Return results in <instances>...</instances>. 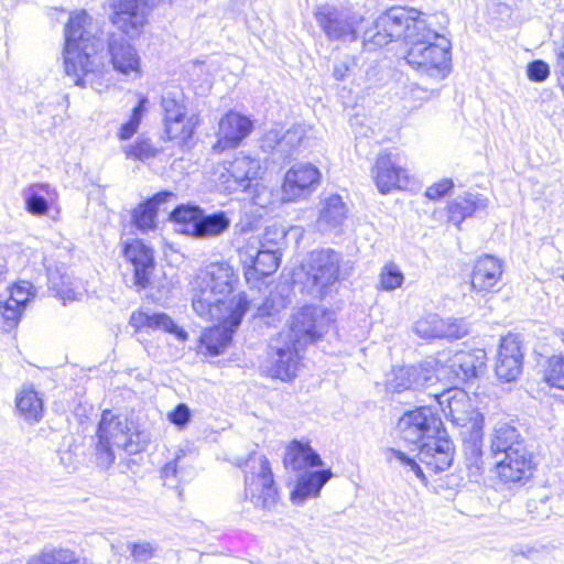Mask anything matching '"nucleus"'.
Instances as JSON below:
<instances>
[{
	"label": "nucleus",
	"mask_w": 564,
	"mask_h": 564,
	"mask_svg": "<svg viewBox=\"0 0 564 564\" xmlns=\"http://www.w3.org/2000/svg\"><path fill=\"white\" fill-rule=\"evenodd\" d=\"M432 376H425V383ZM425 384V467L434 473L447 469L454 459V444L444 429L442 416L466 431L482 427L484 415L474 408L466 392L444 388L427 391Z\"/></svg>",
	"instance_id": "obj_1"
},
{
	"label": "nucleus",
	"mask_w": 564,
	"mask_h": 564,
	"mask_svg": "<svg viewBox=\"0 0 564 564\" xmlns=\"http://www.w3.org/2000/svg\"><path fill=\"white\" fill-rule=\"evenodd\" d=\"M64 68L76 86H94L104 69V42L95 35L86 11L74 13L65 26Z\"/></svg>",
	"instance_id": "obj_2"
},
{
	"label": "nucleus",
	"mask_w": 564,
	"mask_h": 564,
	"mask_svg": "<svg viewBox=\"0 0 564 564\" xmlns=\"http://www.w3.org/2000/svg\"><path fill=\"white\" fill-rule=\"evenodd\" d=\"M237 274L226 261L213 262L200 271L193 282L192 306L205 319H221L231 300L227 297L234 290Z\"/></svg>",
	"instance_id": "obj_3"
},
{
	"label": "nucleus",
	"mask_w": 564,
	"mask_h": 564,
	"mask_svg": "<svg viewBox=\"0 0 564 564\" xmlns=\"http://www.w3.org/2000/svg\"><path fill=\"white\" fill-rule=\"evenodd\" d=\"M150 437L145 431H141L126 417L115 415L106 410L101 414L97 430V443L95 456L97 465L101 468H109L115 459L113 448H121L128 454L142 452Z\"/></svg>",
	"instance_id": "obj_4"
},
{
	"label": "nucleus",
	"mask_w": 564,
	"mask_h": 564,
	"mask_svg": "<svg viewBox=\"0 0 564 564\" xmlns=\"http://www.w3.org/2000/svg\"><path fill=\"white\" fill-rule=\"evenodd\" d=\"M284 465L297 474L295 488L291 492V500L295 505H302L306 499L317 497L332 477L329 469L311 470L323 465V462L307 443L296 440L288 447Z\"/></svg>",
	"instance_id": "obj_5"
},
{
	"label": "nucleus",
	"mask_w": 564,
	"mask_h": 564,
	"mask_svg": "<svg viewBox=\"0 0 564 564\" xmlns=\"http://www.w3.org/2000/svg\"><path fill=\"white\" fill-rule=\"evenodd\" d=\"M302 268L307 292L324 299L338 291L340 280L351 273L352 263L344 261L343 254L332 248H321L310 252Z\"/></svg>",
	"instance_id": "obj_6"
},
{
	"label": "nucleus",
	"mask_w": 564,
	"mask_h": 564,
	"mask_svg": "<svg viewBox=\"0 0 564 564\" xmlns=\"http://www.w3.org/2000/svg\"><path fill=\"white\" fill-rule=\"evenodd\" d=\"M486 360L484 349L452 354L446 349L435 351L431 344L425 343V375L433 371L438 381H470L482 372Z\"/></svg>",
	"instance_id": "obj_7"
},
{
	"label": "nucleus",
	"mask_w": 564,
	"mask_h": 564,
	"mask_svg": "<svg viewBox=\"0 0 564 564\" xmlns=\"http://www.w3.org/2000/svg\"><path fill=\"white\" fill-rule=\"evenodd\" d=\"M235 465L243 469L246 496L256 507L271 509L279 494L268 458L252 452L247 458H237Z\"/></svg>",
	"instance_id": "obj_8"
},
{
	"label": "nucleus",
	"mask_w": 564,
	"mask_h": 564,
	"mask_svg": "<svg viewBox=\"0 0 564 564\" xmlns=\"http://www.w3.org/2000/svg\"><path fill=\"white\" fill-rule=\"evenodd\" d=\"M248 308L249 301L245 294L234 296L230 307H226L225 317L216 319L221 324L210 327L203 333L200 344L212 356H218L224 352Z\"/></svg>",
	"instance_id": "obj_9"
},
{
	"label": "nucleus",
	"mask_w": 564,
	"mask_h": 564,
	"mask_svg": "<svg viewBox=\"0 0 564 564\" xmlns=\"http://www.w3.org/2000/svg\"><path fill=\"white\" fill-rule=\"evenodd\" d=\"M398 430L405 443L414 445L413 452H416V454L411 455L389 447L386 449L387 460L391 462L392 458H397L402 465L409 467L416 477L423 478V470L416 462L423 451V406L405 412L398 422Z\"/></svg>",
	"instance_id": "obj_10"
},
{
	"label": "nucleus",
	"mask_w": 564,
	"mask_h": 564,
	"mask_svg": "<svg viewBox=\"0 0 564 564\" xmlns=\"http://www.w3.org/2000/svg\"><path fill=\"white\" fill-rule=\"evenodd\" d=\"M156 0H111L110 21L130 39L138 37Z\"/></svg>",
	"instance_id": "obj_11"
},
{
	"label": "nucleus",
	"mask_w": 564,
	"mask_h": 564,
	"mask_svg": "<svg viewBox=\"0 0 564 564\" xmlns=\"http://www.w3.org/2000/svg\"><path fill=\"white\" fill-rule=\"evenodd\" d=\"M452 43L445 34L425 28V82L444 80L452 72ZM429 88L425 86V91Z\"/></svg>",
	"instance_id": "obj_12"
},
{
	"label": "nucleus",
	"mask_w": 564,
	"mask_h": 564,
	"mask_svg": "<svg viewBox=\"0 0 564 564\" xmlns=\"http://www.w3.org/2000/svg\"><path fill=\"white\" fill-rule=\"evenodd\" d=\"M301 347L290 340V335L278 334L269 344L268 360L269 372L272 377L283 381L292 380L300 369Z\"/></svg>",
	"instance_id": "obj_13"
},
{
	"label": "nucleus",
	"mask_w": 564,
	"mask_h": 564,
	"mask_svg": "<svg viewBox=\"0 0 564 564\" xmlns=\"http://www.w3.org/2000/svg\"><path fill=\"white\" fill-rule=\"evenodd\" d=\"M315 18L329 40L352 42L357 39L356 28L359 21L349 12L337 10L330 6H322L317 8Z\"/></svg>",
	"instance_id": "obj_14"
},
{
	"label": "nucleus",
	"mask_w": 564,
	"mask_h": 564,
	"mask_svg": "<svg viewBox=\"0 0 564 564\" xmlns=\"http://www.w3.org/2000/svg\"><path fill=\"white\" fill-rule=\"evenodd\" d=\"M307 143V130L295 124L282 132L280 129L268 131L261 139V149L268 153L279 154L282 159L297 155Z\"/></svg>",
	"instance_id": "obj_15"
},
{
	"label": "nucleus",
	"mask_w": 564,
	"mask_h": 564,
	"mask_svg": "<svg viewBox=\"0 0 564 564\" xmlns=\"http://www.w3.org/2000/svg\"><path fill=\"white\" fill-rule=\"evenodd\" d=\"M421 12L414 8H391L376 20V29L389 31L397 39L410 42L419 35Z\"/></svg>",
	"instance_id": "obj_16"
},
{
	"label": "nucleus",
	"mask_w": 564,
	"mask_h": 564,
	"mask_svg": "<svg viewBox=\"0 0 564 564\" xmlns=\"http://www.w3.org/2000/svg\"><path fill=\"white\" fill-rule=\"evenodd\" d=\"M321 172L311 163H299L292 166L284 176L283 198L293 202L308 196L318 185Z\"/></svg>",
	"instance_id": "obj_17"
},
{
	"label": "nucleus",
	"mask_w": 564,
	"mask_h": 564,
	"mask_svg": "<svg viewBox=\"0 0 564 564\" xmlns=\"http://www.w3.org/2000/svg\"><path fill=\"white\" fill-rule=\"evenodd\" d=\"M318 317L324 318L317 307L304 306L293 315L290 328L280 334L290 335V340L303 348L322 336L324 325Z\"/></svg>",
	"instance_id": "obj_18"
},
{
	"label": "nucleus",
	"mask_w": 564,
	"mask_h": 564,
	"mask_svg": "<svg viewBox=\"0 0 564 564\" xmlns=\"http://www.w3.org/2000/svg\"><path fill=\"white\" fill-rule=\"evenodd\" d=\"M252 128V121L248 117L234 111L226 113L219 121L218 139L213 151L220 153L238 147L251 133Z\"/></svg>",
	"instance_id": "obj_19"
},
{
	"label": "nucleus",
	"mask_w": 564,
	"mask_h": 564,
	"mask_svg": "<svg viewBox=\"0 0 564 564\" xmlns=\"http://www.w3.org/2000/svg\"><path fill=\"white\" fill-rule=\"evenodd\" d=\"M523 352L519 337L509 334L501 338L496 361V376L505 382L514 381L522 370Z\"/></svg>",
	"instance_id": "obj_20"
},
{
	"label": "nucleus",
	"mask_w": 564,
	"mask_h": 564,
	"mask_svg": "<svg viewBox=\"0 0 564 564\" xmlns=\"http://www.w3.org/2000/svg\"><path fill=\"white\" fill-rule=\"evenodd\" d=\"M533 470L532 454L525 446H518L497 460L496 473L505 484L529 479Z\"/></svg>",
	"instance_id": "obj_21"
},
{
	"label": "nucleus",
	"mask_w": 564,
	"mask_h": 564,
	"mask_svg": "<svg viewBox=\"0 0 564 564\" xmlns=\"http://www.w3.org/2000/svg\"><path fill=\"white\" fill-rule=\"evenodd\" d=\"M224 169L225 172L220 174L219 180L229 192L247 191L261 171L259 160L245 155L228 162V166Z\"/></svg>",
	"instance_id": "obj_22"
},
{
	"label": "nucleus",
	"mask_w": 564,
	"mask_h": 564,
	"mask_svg": "<svg viewBox=\"0 0 564 564\" xmlns=\"http://www.w3.org/2000/svg\"><path fill=\"white\" fill-rule=\"evenodd\" d=\"M348 218V207L338 194L321 199L315 227L323 235H339Z\"/></svg>",
	"instance_id": "obj_23"
},
{
	"label": "nucleus",
	"mask_w": 564,
	"mask_h": 564,
	"mask_svg": "<svg viewBox=\"0 0 564 564\" xmlns=\"http://www.w3.org/2000/svg\"><path fill=\"white\" fill-rule=\"evenodd\" d=\"M488 206V199L477 193H465L454 198L445 210L434 212L433 216L440 220H446L460 226V224L476 213L482 212Z\"/></svg>",
	"instance_id": "obj_24"
},
{
	"label": "nucleus",
	"mask_w": 564,
	"mask_h": 564,
	"mask_svg": "<svg viewBox=\"0 0 564 564\" xmlns=\"http://www.w3.org/2000/svg\"><path fill=\"white\" fill-rule=\"evenodd\" d=\"M124 256L133 267L134 284L141 289L150 286L155 264L153 250L143 241L135 239L126 245Z\"/></svg>",
	"instance_id": "obj_25"
},
{
	"label": "nucleus",
	"mask_w": 564,
	"mask_h": 564,
	"mask_svg": "<svg viewBox=\"0 0 564 564\" xmlns=\"http://www.w3.org/2000/svg\"><path fill=\"white\" fill-rule=\"evenodd\" d=\"M372 175L380 193L387 194L392 189L402 188L408 184L406 171L403 170L391 154L382 152L378 155Z\"/></svg>",
	"instance_id": "obj_26"
},
{
	"label": "nucleus",
	"mask_w": 564,
	"mask_h": 564,
	"mask_svg": "<svg viewBox=\"0 0 564 564\" xmlns=\"http://www.w3.org/2000/svg\"><path fill=\"white\" fill-rule=\"evenodd\" d=\"M502 275L501 261L492 256L479 257L471 273V288L477 293H489L497 290Z\"/></svg>",
	"instance_id": "obj_27"
},
{
	"label": "nucleus",
	"mask_w": 564,
	"mask_h": 564,
	"mask_svg": "<svg viewBox=\"0 0 564 564\" xmlns=\"http://www.w3.org/2000/svg\"><path fill=\"white\" fill-rule=\"evenodd\" d=\"M108 51L116 70L124 75L140 74V57L135 48L122 36L112 34L109 37Z\"/></svg>",
	"instance_id": "obj_28"
},
{
	"label": "nucleus",
	"mask_w": 564,
	"mask_h": 564,
	"mask_svg": "<svg viewBox=\"0 0 564 564\" xmlns=\"http://www.w3.org/2000/svg\"><path fill=\"white\" fill-rule=\"evenodd\" d=\"M129 324L135 329L163 330L174 334L181 341H185L188 337L187 333L174 323V321L165 313H148L143 311L133 312L130 316Z\"/></svg>",
	"instance_id": "obj_29"
},
{
	"label": "nucleus",
	"mask_w": 564,
	"mask_h": 564,
	"mask_svg": "<svg viewBox=\"0 0 564 564\" xmlns=\"http://www.w3.org/2000/svg\"><path fill=\"white\" fill-rule=\"evenodd\" d=\"M44 265L47 271L48 286L55 292V295L64 303L78 300L80 293L77 291L75 281L68 274L65 264L56 263L53 265L48 259L44 258Z\"/></svg>",
	"instance_id": "obj_30"
},
{
	"label": "nucleus",
	"mask_w": 564,
	"mask_h": 564,
	"mask_svg": "<svg viewBox=\"0 0 564 564\" xmlns=\"http://www.w3.org/2000/svg\"><path fill=\"white\" fill-rule=\"evenodd\" d=\"M15 408L20 417L29 424L40 422L44 415V401L32 384H24L15 395Z\"/></svg>",
	"instance_id": "obj_31"
},
{
	"label": "nucleus",
	"mask_w": 564,
	"mask_h": 564,
	"mask_svg": "<svg viewBox=\"0 0 564 564\" xmlns=\"http://www.w3.org/2000/svg\"><path fill=\"white\" fill-rule=\"evenodd\" d=\"M467 333L468 326L462 318L443 319L436 314H431L425 318V338L458 339Z\"/></svg>",
	"instance_id": "obj_32"
},
{
	"label": "nucleus",
	"mask_w": 564,
	"mask_h": 564,
	"mask_svg": "<svg viewBox=\"0 0 564 564\" xmlns=\"http://www.w3.org/2000/svg\"><path fill=\"white\" fill-rule=\"evenodd\" d=\"M25 209L33 216H44L50 205L57 198V193L48 184L36 183L24 191Z\"/></svg>",
	"instance_id": "obj_33"
},
{
	"label": "nucleus",
	"mask_w": 564,
	"mask_h": 564,
	"mask_svg": "<svg viewBox=\"0 0 564 564\" xmlns=\"http://www.w3.org/2000/svg\"><path fill=\"white\" fill-rule=\"evenodd\" d=\"M230 226V219L226 213L217 212L206 215L202 209L196 223L192 225V236L196 238L216 237L226 231Z\"/></svg>",
	"instance_id": "obj_34"
},
{
	"label": "nucleus",
	"mask_w": 564,
	"mask_h": 564,
	"mask_svg": "<svg viewBox=\"0 0 564 564\" xmlns=\"http://www.w3.org/2000/svg\"><path fill=\"white\" fill-rule=\"evenodd\" d=\"M525 446L516 427L508 423H499L494 429L491 436V451L497 456L506 455V452H512L516 447Z\"/></svg>",
	"instance_id": "obj_35"
},
{
	"label": "nucleus",
	"mask_w": 564,
	"mask_h": 564,
	"mask_svg": "<svg viewBox=\"0 0 564 564\" xmlns=\"http://www.w3.org/2000/svg\"><path fill=\"white\" fill-rule=\"evenodd\" d=\"M281 252L279 248L265 247L254 256V261L245 272L247 279L267 276L276 271L280 265Z\"/></svg>",
	"instance_id": "obj_36"
},
{
	"label": "nucleus",
	"mask_w": 564,
	"mask_h": 564,
	"mask_svg": "<svg viewBox=\"0 0 564 564\" xmlns=\"http://www.w3.org/2000/svg\"><path fill=\"white\" fill-rule=\"evenodd\" d=\"M163 124L166 138L171 141L175 140L178 144L184 145L194 135L195 129L198 124V116L193 113L184 118L165 121Z\"/></svg>",
	"instance_id": "obj_37"
},
{
	"label": "nucleus",
	"mask_w": 564,
	"mask_h": 564,
	"mask_svg": "<svg viewBox=\"0 0 564 564\" xmlns=\"http://www.w3.org/2000/svg\"><path fill=\"white\" fill-rule=\"evenodd\" d=\"M463 441L466 464L478 471L482 466V427L463 432Z\"/></svg>",
	"instance_id": "obj_38"
},
{
	"label": "nucleus",
	"mask_w": 564,
	"mask_h": 564,
	"mask_svg": "<svg viewBox=\"0 0 564 564\" xmlns=\"http://www.w3.org/2000/svg\"><path fill=\"white\" fill-rule=\"evenodd\" d=\"M416 369L414 367H395L387 375L386 389L392 393H400L409 390L415 378Z\"/></svg>",
	"instance_id": "obj_39"
},
{
	"label": "nucleus",
	"mask_w": 564,
	"mask_h": 564,
	"mask_svg": "<svg viewBox=\"0 0 564 564\" xmlns=\"http://www.w3.org/2000/svg\"><path fill=\"white\" fill-rule=\"evenodd\" d=\"M163 122L187 117L185 96L182 90H170L162 96Z\"/></svg>",
	"instance_id": "obj_40"
},
{
	"label": "nucleus",
	"mask_w": 564,
	"mask_h": 564,
	"mask_svg": "<svg viewBox=\"0 0 564 564\" xmlns=\"http://www.w3.org/2000/svg\"><path fill=\"white\" fill-rule=\"evenodd\" d=\"M28 564H78V558L68 549H52L32 556Z\"/></svg>",
	"instance_id": "obj_41"
},
{
	"label": "nucleus",
	"mask_w": 564,
	"mask_h": 564,
	"mask_svg": "<svg viewBox=\"0 0 564 564\" xmlns=\"http://www.w3.org/2000/svg\"><path fill=\"white\" fill-rule=\"evenodd\" d=\"M156 214L158 210L145 200L133 209L132 223L141 232H147L155 228Z\"/></svg>",
	"instance_id": "obj_42"
},
{
	"label": "nucleus",
	"mask_w": 564,
	"mask_h": 564,
	"mask_svg": "<svg viewBox=\"0 0 564 564\" xmlns=\"http://www.w3.org/2000/svg\"><path fill=\"white\" fill-rule=\"evenodd\" d=\"M202 209L195 205H180L171 213V219L183 225L182 231L192 235V225L196 223Z\"/></svg>",
	"instance_id": "obj_43"
},
{
	"label": "nucleus",
	"mask_w": 564,
	"mask_h": 564,
	"mask_svg": "<svg viewBox=\"0 0 564 564\" xmlns=\"http://www.w3.org/2000/svg\"><path fill=\"white\" fill-rule=\"evenodd\" d=\"M35 296V289L32 283L21 281L17 283L10 291V296L7 300L11 305L17 306L19 310L24 311L28 303Z\"/></svg>",
	"instance_id": "obj_44"
},
{
	"label": "nucleus",
	"mask_w": 564,
	"mask_h": 564,
	"mask_svg": "<svg viewBox=\"0 0 564 564\" xmlns=\"http://www.w3.org/2000/svg\"><path fill=\"white\" fill-rule=\"evenodd\" d=\"M145 104L147 99L142 98L139 101V104L132 109L130 119L121 124L118 131V137L120 140H129L137 132L141 123L142 117L145 112Z\"/></svg>",
	"instance_id": "obj_45"
},
{
	"label": "nucleus",
	"mask_w": 564,
	"mask_h": 564,
	"mask_svg": "<svg viewBox=\"0 0 564 564\" xmlns=\"http://www.w3.org/2000/svg\"><path fill=\"white\" fill-rule=\"evenodd\" d=\"M23 311L11 305L8 301H0V332L8 333L14 329L22 316Z\"/></svg>",
	"instance_id": "obj_46"
},
{
	"label": "nucleus",
	"mask_w": 564,
	"mask_h": 564,
	"mask_svg": "<svg viewBox=\"0 0 564 564\" xmlns=\"http://www.w3.org/2000/svg\"><path fill=\"white\" fill-rule=\"evenodd\" d=\"M265 245L267 239L262 241L258 237L251 236L246 240L245 245L239 247V258L241 263L243 264L245 272L254 261V256H258V253H260V251L265 247Z\"/></svg>",
	"instance_id": "obj_47"
},
{
	"label": "nucleus",
	"mask_w": 564,
	"mask_h": 564,
	"mask_svg": "<svg viewBox=\"0 0 564 564\" xmlns=\"http://www.w3.org/2000/svg\"><path fill=\"white\" fill-rule=\"evenodd\" d=\"M127 158L135 160H145L156 154V149L149 139L138 138L132 144L123 148Z\"/></svg>",
	"instance_id": "obj_48"
},
{
	"label": "nucleus",
	"mask_w": 564,
	"mask_h": 564,
	"mask_svg": "<svg viewBox=\"0 0 564 564\" xmlns=\"http://www.w3.org/2000/svg\"><path fill=\"white\" fill-rule=\"evenodd\" d=\"M545 380L551 386L564 390V356H553L549 359Z\"/></svg>",
	"instance_id": "obj_49"
},
{
	"label": "nucleus",
	"mask_w": 564,
	"mask_h": 564,
	"mask_svg": "<svg viewBox=\"0 0 564 564\" xmlns=\"http://www.w3.org/2000/svg\"><path fill=\"white\" fill-rule=\"evenodd\" d=\"M181 457L167 462L161 469V477L164 485L171 488L177 487L178 482L185 480V471L180 466Z\"/></svg>",
	"instance_id": "obj_50"
},
{
	"label": "nucleus",
	"mask_w": 564,
	"mask_h": 564,
	"mask_svg": "<svg viewBox=\"0 0 564 564\" xmlns=\"http://www.w3.org/2000/svg\"><path fill=\"white\" fill-rule=\"evenodd\" d=\"M403 282V274L400 269L393 263L383 265L380 272V286L386 291H392L401 286Z\"/></svg>",
	"instance_id": "obj_51"
},
{
	"label": "nucleus",
	"mask_w": 564,
	"mask_h": 564,
	"mask_svg": "<svg viewBox=\"0 0 564 564\" xmlns=\"http://www.w3.org/2000/svg\"><path fill=\"white\" fill-rule=\"evenodd\" d=\"M126 547L138 563H144L152 558L156 551V546L148 541L128 542Z\"/></svg>",
	"instance_id": "obj_52"
},
{
	"label": "nucleus",
	"mask_w": 564,
	"mask_h": 564,
	"mask_svg": "<svg viewBox=\"0 0 564 564\" xmlns=\"http://www.w3.org/2000/svg\"><path fill=\"white\" fill-rule=\"evenodd\" d=\"M411 46L408 50L405 59L410 66L419 69L423 65V41L420 34L406 42Z\"/></svg>",
	"instance_id": "obj_53"
},
{
	"label": "nucleus",
	"mask_w": 564,
	"mask_h": 564,
	"mask_svg": "<svg viewBox=\"0 0 564 564\" xmlns=\"http://www.w3.org/2000/svg\"><path fill=\"white\" fill-rule=\"evenodd\" d=\"M191 416H192L191 409L185 403H178L167 414L169 421L180 429H183L188 424V422L191 421Z\"/></svg>",
	"instance_id": "obj_54"
},
{
	"label": "nucleus",
	"mask_w": 564,
	"mask_h": 564,
	"mask_svg": "<svg viewBox=\"0 0 564 564\" xmlns=\"http://www.w3.org/2000/svg\"><path fill=\"white\" fill-rule=\"evenodd\" d=\"M527 76L532 82H544L550 76V67L544 61H533L527 66Z\"/></svg>",
	"instance_id": "obj_55"
},
{
	"label": "nucleus",
	"mask_w": 564,
	"mask_h": 564,
	"mask_svg": "<svg viewBox=\"0 0 564 564\" xmlns=\"http://www.w3.org/2000/svg\"><path fill=\"white\" fill-rule=\"evenodd\" d=\"M454 183L451 178H443L440 182L429 186L425 189V197L437 199L445 196L453 188Z\"/></svg>",
	"instance_id": "obj_56"
},
{
	"label": "nucleus",
	"mask_w": 564,
	"mask_h": 564,
	"mask_svg": "<svg viewBox=\"0 0 564 564\" xmlns=\"http://www.w3.org/2000/svg\"><path fill=\"white\" fill-rule=\"evenodd\" d=\"M176 195L173 192L170 191H162L153 195L150 199L147 202L154 207L156 210L161 204H164L166 202H170L172 199H175Z\"/></svg>",
	"instance_id": "obj_57"
},
{
	"label": "nucleus",
	"mask_w": 564,
	"mask_h": 564,
	"mask_svg": "<svg viewBox=\"0 0 564 564\" xmlns=\"http://www.w3.org/2000/svg\"><path fill=\"white\" fill-rule=\"evenodd\" d=\"M376 30H377V32L370 36V39L375 45L383 46V45L389 44L392 41L398 40L397 36L390 35L389 31H383V30H379V29H376Z\"/></svg>",
	"instance_id": "obj_58"
},
{
	"label": "nucleus",
	"mask_w": 564,
	"mask_h": 564,
	"mask_svg": "<svg viewBox=\"0 0 564 564\" xmlns=\"http://www.w3.org/2000/svg\"><path fill=\"white\" fill-rule=\"evenodd\" d=\"M348 70V65L345 62H341L334 66L333 75L337 80H344L347 76Z\"/></svg>",
	"instance_id": "obj_59"
},
{
	"label": "nucleus",
	"mask_w": 564,
	"mask_h": 564,
	"mask_svg": "<svg viewBox=\"0 0 564 564\" xmlns=\"http://www.w3.org/2000/svg\"><path fill=\"white\" fill-rule=\"evenodd\" d=\"M259 314L260 315H265V314L270 315V312H267L264 307H261V308H259Z\"/></svg>",
	"instance_id": "obj_60"
},
{
	"label": "nucleus",
	"mask_w": 564,
	"mask_h": 564,
	"mask_svg": "<svg viewBox=\"0 0 564 564\" xmlns=\"http://www.w3.org/2000/svg\"><path fill=\"white\" fill-rule=\"evenodd\" d=\"M430 90H431L432 93H434V91L438 90V87H431V88H430Z\"/></svg>",
	"instance_id": "obj_61"
},
{
	"label": "nucleus",
	"mask_w": 564,
	"mask_h": 564,
	"mask_svg": "<svg viewBox=\"0 0 564 564\" xmlns=\"http://www.w3.org/2000/svg\"><path fill=\"white\" fill-rule=\"evenodd\" d=\"M2 280H3V273L0 272V283L2 282Z\"/></svg>",
	"instance_id": "obj_62"
}]
</instances>
